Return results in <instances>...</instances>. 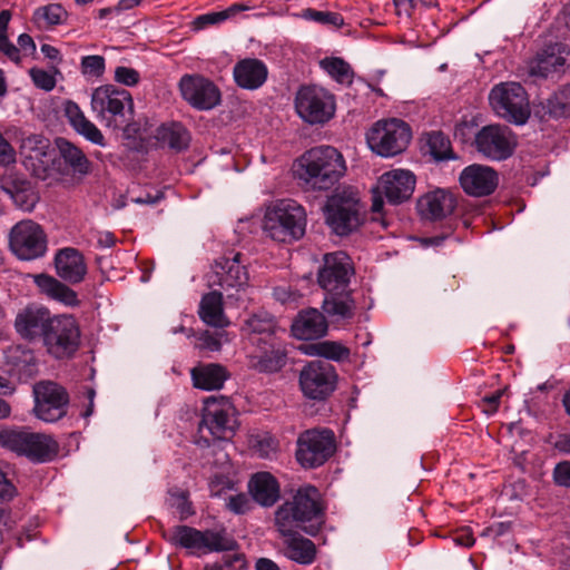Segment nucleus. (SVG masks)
Returning a JSON list of instances; mask_svg holds the SVG:
<instances>
[{
	"instance_id": "1",
	"label": "nucleus",
	"mask_w": 570,
	"mask_h": 570,
	"mask_svg": "<svg viewBox=\"0 0 570 570\" xmlns=\"http://www.w3.org/2000/svg\"><path fill=\"white\" fill-rule=\"evenodd\" d=\"M325 523V508L318 489L301 487L291 500L281 504L275 512V527L288 532L299 529L315 537Z\"/></svg>"
},
{
	"instance_id": "2",
	"label": "nucleus",
	"mask_w": 570,
	"mask_h": 570,
	"mask_svg": "<svg viewBox=\"0 0 570 570\" xmlns=\"http://www.w3.org/2000/svg\"><path fill=\"white\" fill-rule=\"evenodd\" d=\"M345 173V159L332 146L311 148L295 163L296 177L314 190L331 189Z\"/></svg>"
},
{
	"instance_id": "3",
	"label": "nucleus",
	"mask_w": 570,
	"mask_h": 570,
	"mask_svg": "<svg viewBox=\"0 0 570 570\" xmlns=\"http://www.w3.org/2000/svg\"><path fill=\"white\" fill-rule=\"evenodd\" d=\"M263 229L275 242H296L305 234L306 212L297 202L282 199L266 210Z\"/></svg>"
},
{
	"instance_id": "4",
	"label": "nucleus",
	"mask_w": 570,
	"mask_h": 570,
	"mask_svg": "<svg viewBox=\"0 0 570 570\" xmlns=\"http://www.w3.org/2000/svg\"><path fill=\"white\" fill-rule=\"evenodd\" d=\"M0 445L37 463L50 462L59 452V444L51 435L27 429L0 431Z\"/></svg>"
},
{
	"instance_id": "5",
	"label": "nucleus",
	"mask_w": 570,
	"mask_h": 570,
	"mask_svg": "<svg viewBox=\"0 0 570 570\" xmlns=\"http://www.w3.org/2000/svg\"><path fill=\"white\" fill-rule=\"evenodd\" d=\"M236 410L226 397H209L205 402L202 420L198 424V444L209 445V436L214 440L228 441L236 432Z\"/></svg>"
},
{
	"instance_id": "6",
	"label": "nucleus",
	"mask_w": 570,
	"mask_h": 570,
	"mask_svg": "<svg viewBox=\"0 0 570 570\" xmlns=\"http://www.w3.org/2000/svg\"><path fill=\"white\" fill-rule=\"evenodd\" d=\"M167 540L170 544L189 550L191 553L234 551L238 544L225 530L200 531L188 525H175L169 530Z\"/></svg>"
},
{
	"instance_id": "7",
	"label": "nucleus",
	"mask_w": 570,
	"mask_h": 570,
	"mask_svg": "<svg viewBox=\"0 0 570 570\" xmlns=\"http://www.w3.org/2000/svg\"><path fill=\"white\" fill-rule=\"evenodd\" d=\"M249 274L240 252L230 250L218 257L207 276L208 286L219 287L227 298L240 299V293L248 287Z\"/></svg>"
},
{
	"instance_id": "8",
	"label": "nucleus",
	"mask_w": 570,
	"mask_h": 570,
	"mask_svg": "<svg viewBox=\"0 0 570 570\" xmlns=\"http://www.w3.org/2000/svg\"><path fill=\"white\" fill-rule=\"evenodd\" d=\"M91 109L96 117L114 129L122 128L132 114V97L126 89L112 85L96 88L91 94Z\"/></svg>"
},
{
	"instance_id": "9",
	"label": "nucleus",
	"mask_w": 570,
	"mask_h": 570,
	"mask_svg": "<svg viewBox=\"0 0 570 570\" xmlns=\"http://www.w3.org/2000/svg\"><path fill=\"white\" fill-rule=\"evenodd\" d=\"M411 139L410 125L399 118L377 120L366 134L370 149L384 158L402 154L410 145Z\"/></svg>"
},
{
	"instance_id": "10",
	"label": "nucleus",
	"mask_w": 570,
	"mask_h": 570,
	"mask_svg": "<svg viewBox=\"0 0 570 570\" xmlns=\"http://www.w3.org/2000/svg\"><path fill=\"white\" fill-rule=\"evenodd\" d=\"M327 226L337 236H347L363 223L362 205L357 195L351 190L336 191L324 206Z\"/></svg>"
},
{
	"instance_id": "11",
	"label": "nucleus",
	"mask_w": 570,
	"mask_h": 570,
	"mask_svg": "<svg viewBox=\"0 0 570 570\" xmlns=\"http://www.w3.org/2000/svg\"><path fill=\"white\" fill-rule=\"evenodd\" d=\"M495 114L507 121L523 125L530 117L528 95L519 82H501L489 95Z\"/></svg>"
},
{
	"instance_id": "12",
	"label": "nucleus",
	"mask_w": 570,
	"mask_h": 570,
	"mask_svg": "<svg viewBox=\"0 0 570 570\" xmlns=\"http://www.w3.org/2000/svg\"><path fill=\"white\" fill-rule=\"evenodd\" d=\"M9 249L20 261L41 258L48 250V237L42 226L31 219L14 224L8 235Z\"/></svg>"
},
{
	"instance_id": "13",
	"label": "nucleus",
	"mask_w": 570,
	"mask_h": 570,
	"mask_svg": "<svg viewBox=\"0 0 570 570\" xmlns=\"http://www.w3.org/2000/svg\"><path fill=\"white\" fill-rule=\"evenodd\" d=\"M298 116L307 124H325L334 117L335 97L322 87L303 86L295 97Z\"/></svg>"
},
{
	"instance_id": "14",
	"label": "nucleus",
	"mask_w": 570,
	"mask_h": 570,
	"mask_svg": "<svg viewBox=\"0 0 570 570\" xmlns=\"http://www.w3.org/2000/svg\"><path fill=\"white\" fill-rule=\"evenodd\" d=\"M336 451V440L328 429H313L297 439L296 459L305 469L323 465Z\"/></svg>"
},
{
	"instance_id": "15",
	"label": "nucleus",
	"mask_w": 570,
	"mask_h": 570,
	"mask_svg": "<svg viewBox=\"0 0 570 570\" xmlns=\"http://www.w3.org/2000/svg\"><path fill=\"white\" fill-rule=\"evenodd\" d=\"M415 176L406 169H393L384 173L375 188H373L372 210L380 213L384 200L391 205H399L411 198L415 188Z\"/></svg>"
},
{
	"instance_id": "16",
	"label": "nucleus",
	"mask_w": 570,
	"mask_h": 570,
	"mask_svg": "<svg viewBox=\"0 0 570 570\" xmlns=\"http://www.w3.org/2000/svg\"><path fill=\"white\" fill-rule=\"evenodd\" d=\"M43 344L56 358L71 356L80 343V330L71 315L55 316L43 334Z\"/></svg>"
},
{
	"instance_id": "17",
	"label": "nucleus",
	"mask_w": 570,
	"mask_h": 570,
	"mask_svg": "<svg viewBox=\"0 0 570 570\" xmlns=\"http://www.w3.org/2000/svg\"><path fill=\"white\" fill-rule=\"evenodd\" d=\"M473 145L484 158L501 161L513 155L518 140L508 126L492 124L483 126L475 134Z\"/></svg>"
},
{
	"instance_id": "18",
	"label": "nucleus",
	"mask_w": 570,
	"mask_h": 570,
	"mask_svg": "<svg viewBox=\"0 0 570 570\" xmlns=\"http://www.w3.org/2000/svg\"><path fill=\"white\" fill-rule=\"evenodd\" d=\"M337 377L331 363L323 360L309 361L299 372V387L305 397L323 401L335 391Z\"/></svg>"
},
{
	"instance_id": "19",
	"label": "nucleus",
	"mask_w": 570,
	"mask_h": 570,
	"mask_svg": "<svg viewBox=\"0 0 570 570\" xmlns=\"http://www.w3.org/2000/svg\"><path fill=\"white\" fill-rule=\"evenodd\" d=\"M36 404L33 412L41 421L52 423L67 414L69 394L55 382H39L33 387Z\"/></svg>"
},
{
	"instance_id": "20",
	"label": "nucleus",
	"mask_w": 570,
	"mask_h": 570,
	"mask_svg": "<svg viewBox=\"0 0 570 570\" xmlns=\"http://www.w3.org/2000/svg\"><path fill=\"white\" fill-rule=\"evenodd\" d=\"M354 267L351 257L342 252L328 253L324 256L317 273V283L326 293H342L350 289Z\"/></svg>"
},
{
	"instance_id": "21",
	"label": "nucleus",
	"mask_w": 570,
	"mask_h": 570,
	"mask_svg": "<svg viewBox=\"0 0 570 570\" xmlns=\"http://www.w3.org/2000/svg\"><path fill=\"white\" fill-rule=\"evenodd\" d=\"M178 86L184 100L198 110H210L220 102L218 87L200 75H184Z\"/></svg>"
},
{
	"instance_id": "22",
	"label": "nucleus",
	"mask_w": 570,
	"mask_h": 570,
	"mask_svg": "<svg viewBox=\"0 0 570 570\" xmlns=\"http://www.w3.org/2000/svg\"><path fill=\"white\" fill-rule=\"evenodd\" d=\"M498 171L487 165L472 164L463 168L459 176L462 190L471 197L492 195L499 186Z\"/></svg>"
},
{
	"instance_id": "23",
	"label": "nucleus",
	"mask_w": 570,
	"mask_h": 570,
	"mask_svg": "<svg viewBox=\"0 0 570 570\" xmlns=\"http://www.w3.org/2000/svg\"><path fill=\"white\" fill-rule=\"evenodd\" d=\"M21 155L24 166L30 169L37 178L46 179L50 163L51 154L48 142L40 136H29L22 140Z\"/></svg>"
},
{
	"instance_id": "24",
	"label": "nucleus",
	"mask_w": 570,
	"mask_h": 570,
	"mask_svg": "<svg viewBox=\"0 0 570 570\" xmlns=\"http://www.w3.org/2000/svg\"><path fill=\"white\" fill-rule=\"evenodd\" d=\"M277 531L283 538L284 556L302 566L312 564L317 557L315 543L297 532V529H291L288 532L282 528Z\"/></svg>"
},
{
	"instance_id": "25",
	"label": "nucleus",
	"mask_w": 570,
	"mask_h": 570,
	"mask_svg": "<svg viewBox=\"0 0 570 570\" xmlns=\"http://www.w3.org/2000/svg\"><path fill=\"white\" fill-rule=\"evenodd\" d=\"M51 318L47 308L29 305L17 314L14 328L22 338L33 340L43 336Z\"/></svg>"
},
{
	"instance_id": "26",
	"label": "nucleus",
	"mask_w": 570,
	"mask_h": 570,
	"mask_svg": "<svg viewBox=\"0 0 570 570\" xmlns=\"http://www.w3.org/2000/svg\"><path fill=\"white\" fill-rule=\"evenodd\" d=\"M456 206L455 196L445 189H436L422 196L417 203L420 215L430 220H441L451 215Z\"/></svg>"
},
{
	"instance_id": "27",
	"label": "nucleus",
	"mask_w": 570,
	"mask_h": 570,
	"mask_svg": "<svg viewBox=\"0 0 570 570\" xmlns=\"http://www.w3.org/2000/svg\"><path fill=\"white\" fill-rule=\"evenodd\" d=\"M327 330L328 324L324 314L316 308L301 311L291 326L292 335L303 341L323 337L327 333Z\"/></svg>"
},
{
	"instance_id": "28",
	"label": "nucleus",
	"mask_w": 570,
	"mask_h": 570,
	"mask_svg": "<svg viewBox=\"0 0 570 570\" xmlns=\"http://www.w3.org/2000/svg\"><path fill=\"white\" fill-rule=\"evenodd\" d=\"M268 68L257 58H244L237 61L233 68L235 83L246 90H256L267 80Z\"/></svg>"
},
{
	"instance_id": "29",
	"label": "nucleus",
	"mask_w": 570,
	"mask_h": 570,
	"mask_svg": "<svg viewBox=\"0 0 570 570\" xmlns=\"http://www.w3.org/2000/svg\"><path fill=\"white\" fill-rule=\"evenodd\" d=\"M57 275L70 284L81 283L87 275L83 255L73 247H65L55 256Z\"/></svg>"
},
{
	"instance_id": "30",
	"label": "nucleus",
	"mask_w": 570,
	"mask_h": 570,
	"mask_svg": "<svg viewBox=\"0 0 570 570\" xmlns=\"http://www.w3.org/2000/svg\"><path fill=\"white\" fill-rule=\"evenodd\" d=\"M564 66L566 58L562 55L561 46L553 45L539 52L529 62L528 73L530 77L546 79L554 73L563 72Z\"/></svg>"
},
{
	"instance_id": "31",
	"label": "nucleus",
	"mask_w": 570,
	"mask_h": 570,
	"mask_svg": "<svg viewBox=\"0 0 570 570\" xmlns=\"http://www.w3.org/2000/svg\"><path fill=\"white\" fill-rule=\"evenodd\" d=\"M63 112L70 126L87 140L98 146H105V137L100 129L91 122L80 109V107L68 100L65 104Z\"/></svg>"
},
{
	"instance_id": "32",
	"label": "nucleus",
	"mask_w": 570,
	"mask_h": 570,
	"mask_svg": "<svg viewBox=\"0 0 570 570\" xmlns=\"http://www.w3.org/2000/svg\"><path fill=\"white\" fill-rule=\"evenodd\" d=\"M190 376L195 387L213 391L223 387L228 379L226 367L217 363L199 364L191 368Z\"/></svg>"
},
{
	"instance_id": "33",
	"label": "nucleus",
	"mask_w": 570,
	"mask_h": 570,
	"mask_svg": "<svg viewBox=\"0 0 570 570\" xmlns=\"http://www.w3.org/2000/svg\"><path fill=\"white\" fill-rule=\"evenodd\" d=\"M198 315L200 320L209 326L217 328L226 327L229 321L224 313L223 292L214 289L203 295Z\"/></svg>"
},
{
	"instance_id": "34",
	"label": "nucleus",
	"mask_w": 570,
	"mask_h": 570,
	"mask_svg": "<svg viewBox=\"0 0 570 570\" xmlns=\"http://www.w3.org/2000/svg\"><path fill=\"white\" fill-rule=\"evenodd\" d=\"M248 488L253 499L263 507L274 505L279 498V484L268 472L253 475Z\"/></svg>"
},
{
	"instance_id": "35",
	"label": "nucleus",
	"mask_w": 570,
	"mask_h": 570,
	"mask_svg": "<svg viewBox=\"0 0 570 570\" xmlns=\"http://www.w3.org/2000/svg\"><path fill=\"white\" fill-rule=\"evenodd\" d=\"M35 284L41 293L52 299L61 302L68 306H77L79 304L77 293L53 276L38 274L35 276Z\"/></svg>"
},
{
	"instance_id": "36",
	"label": "nucleus",
	"mask_w": 570,
	"mask_h": 570,
	"mask_svg": "<svg viewBox=\"0 0 570 570\" xmlns=\"http://www.w3.org/2000/svg\"><path fill=\"white\" fill-rule=\"evenodd\" d=\"M322 308L325 314L335 320H351L355 314V302L350 289L342 293H326Z\"/></svg>"
},
{
	"instance_id": "37",
	"label": "nucleus",
	"mask_w": 570,
	"mask_h": 570,
	"mask_svg": "<svg viewBox=\"0 0 570 570\" xmlns=\"http://www.w3.org/2000/svg\"><path fill=\"white\" fill-rule=\"evenodd\" d=\"M287 362V354L281 346L269 345L268 348L250 355L249 365L261 373H275L281 371Z\"/></svg>"
},
{
	"instance_id": "38",
	"label": "nucleus",
	"mask_w": 570,
	"mask_h": 570,
	"mask_svg": "<svg viewBox=\"0 0 570 570\" xmlns=\"http://www.w3.org/2000/svg\"><path fill=\"white\" fill-rule=\"evenodd\" d=\"M56 145L65 166L75 175L85 176L90 171V161L77 146L65 138H58Z\"/></svg>"
},
{
	"instance_id": "39",
	"label": "nucleus",
	"mask_w": 570,
	"mask_h": 570,
	"mask_svg": "<svg viewBox=\"0 0 570 570\" xmlns=\"http://www.w3.org/2000/svg\"><path fill=\"white\" fill-rule=\"evenodd\" d=\"M156 138L175 150L186 149L189 142L187 130L178 122L161 125L157 129Z\"/></svg>"
},
{
	"instance_id": "40",
	"label": "nucleus",
	"mask_w": 570,
	"mask_h": 570,
	"mask_svg": "<svg viewBox=\"0 0 570 570\" xmlns=\"http://www.w3.org/2000/svg\"><path fill=\"white\" fill-rule=\"evenodd\" d=\"M309 355H316L331 361H345L350 357V348L340 342L323 341L308 346L306 351Z\"/></svg>"
},
{
	"instance_id": "41",
	"label": "nucleus",
	"mask_w": 570,
	"mask_h": 570,
	"mask_svg": "<svg viewBox=\"0 0 570 570\" xmlns=\"http://www.w3.org/2000/svg\"><path fill=\"white\" fill-rule=\"evenodd\" d=\"M11 17L10 10L6 9L0 11V52L16 65H20L22 57L19 53V49L8 37V27Z\"/></svg>"
},
{
	"instance_id": "42",
	"label": "nucleus",
	"mask_w": 570,
	"mask_h": 570,
	"mask_svg": "<svg viewBox=\"0 0 570 570\" xmlns=\"http://www.w3.org/2000/svg\"><path fill=\"white\" fill-rule=\"evenodd\" d=\"M320 66L335 81L340 83H352L354 72L350 63L338 57L324 58L320 61Z\"/></svg>"
},
{
	"instance_id": "43",
	"label": "nucleus",
	"mask_w": 570,
	"mask_h": 570,
	"mask_svg": "<svg viewBox=\"0 0 570 570\" xmlns=\"http://www.w3.org/2000/svg\"><path fill=\"white\" fill-rule=\"evenodd\" d=\"M275 317L266 311L252 314L244 323L243 328L248 333L273 335L276 331Z\"/></svg>"
},
{
	"instance_id": "44",
	"label": "nucleus",
	"mask_w": 570,
	"mask_h": 570,
	"mask_svg": "<svg viewBox=\"0 0 570 570\" xmlns=\"http://www.w3.org/2000/svg\"><path fill=\"white\" fill-rule=\"evenodd\" d=\"M429 151L435 160L455 159L456 156L452 149L451 141L442 131H432L426 140Z\"/></svg>"
},
{
	"instance_id": "45",
	"label": "nucleus",
	"mask_w": 570,
	"mask_h": 570,
	"mask_svg": "<svg viewBox=\"0 0 570 570\" xmlns=\"http://www.w3.org/2000/svg\"><path fill=\"white\" fill-rule=\"evenodd\" d=\"M297 18L314 21L324 26L341 28L344 24V18L338 12L320 11L313 8L303 9L299 13L294 14Z\"/></svg>"
},
{
	"instance_id": "46",
	"label": "nucleus",
	"mask_w": 570,
	"mask_h": 570,
	"mask_svg": "<svg viewBox=\"0 0 570 570\" xmlns=\"http://www.w3.org/2000/svg\"><path fill=\"white\" fill-rule=\"evenodd\" d=\"M547 109L556 118L570 115V85L563 86L548 99Z\"/></svg>"
},
{
	"instance_id": "47",
	"label": "nucleus",
	"mask_w": 570,
	"mask_h": 570,
	"mask_svg": "<svg viewBox=\"0 0 570 570\" xmlns=\"http://www.w3.org/2000/svg\"><path fill=\"white\" fill-rule=\"evenodd\" d=\"M1 188L9 196L18 191H23L27 187L31 186V181L22 174L13 169H7L0 177Z\"/></svg>"
},
{
	"instance_id": "48",
	"label": "nucleus",
	"mask_w": 570,
	"mask_h": 570,
	"mask_svg": "<svg viewBox=\"0 0 570 570\" xmlns=\"http://www.w3.org/2000/svg\"><path fill=\"white\" fill-rule=\"evenodd\" d=\"M65 16V9L58 3L40 7L35 11L33 14L36 21H45L47 26L60 24Z\"/></svg>"
},
{
	"instance_id": "49",
	"label": "nucleus",
	"mask_w": 570,
	"mask_h": 570,
	"mask_svg": "<svg viewBox=\"0 0 570 570\" xmlns=\"http://www.w3.org/2000/svg\"><path fill=\"white\" fill-rule=\"evenodd\" d=\"M253 448L261 458L268 459L276 453L278 442L274 436L265 433L255 438Z\"/></svg>"
},
{
	"instance_id": "50",
	"label": "nucleus",
	"mask_w": 570,
	"mask_h": 570,
	"mask_svg": "<svg viewBox=\"0 0 570 570\" xmlns=\"http://www.w3.org/2000/svg\"><path fill=\"white\" fill-rule=\"evenodd\" d=\"M223 336V333L204 331L196 338V347L200 351L217 352L222 348Z\"/></svg>"
},
{
	"instance_id": "51",
	"label": "nucleus",
	"mask_w": 570,
	"mask_h": 570,
	"mask_svg": "<svg viewBox=\"0 0 570 570\" xmlns=\"http://www.w3.org/2000/svg\"><path fill=\"white\" fill-rule=\"evenodd\" d=\"M10 197L14 202L16 206L24 212H31L39 200L32 185L23 189V191H18Z\"/></svg>"
},
{
	"instance_id": "52",
	"label": "nucleus",
	"mask_w": 570,
	"mask_h": 570,
	"mask_svg": "<svg viewBox=\"0 0 570 570\" xmlns=\"http://www.w3.org/2000/svg\"><path fill=\"white\" fill-rule=\"evenodd\" d=\"M105 58L102 56L92 55L81 59V70L83 75L101 77L105 72Z\"/></svg>"
},
{
	"instance_id": "53",
	"label": "nucleus",
	"mask_w": 570,
	"mask_h": 570,
	"mask_svg": "<svg viewBox=\"0 0 570 570\" xmlns=\"http://www.w3.org/2000/svg\"><path fill=\"white\" fill-rule=\"evenodd\" d=\"M29 75L37 88L51 91L56 86L55 77L43 69L33 67L29 70Z\"/></svg>"
},
{
	"instance_id": "54",
	"label": "nucleus",
	"mask_w": 570,
	"mask_h": 570,
	"mask_svg": "<svg viewBox=\"0 0 570 570\" xmlns=\"http://www.w3.org/2000/svg\"><path fill=\"white\" fill-rule=\"evenodd\" d=\"M115 80L121 85L132 87L140 81V75L134 68L119 66L115 69Z\"/></svg>"
},
{
	"instance_id": "55",
	"label": "nucleus",
	"mask_w": 570,
	"mask_h": 570,
	"mask_svg": "<svg viewBox=\"0 0 570 570\" xmlns=\"http://www.w3.org/2000/svg\"><path fill=\"white\" fill-rule=\"evenodd\" d=\"M227 19V14L223 13V11L218 12H208L205 14H200L195 18L193 21V27L195 30H202L207 28L208 26L218 24Z\"/></svg>"
},
{
	"instance_id": "56",
	"label": "nucleus",
	"mask_w": 570,
	"mask_h": 570,
	"mask_svg": "<svg viewBox=\"0 0 570 570\" xmlns=\"http://www.w3.org/2000/svg\"><path fill=\"white\" fill-rule=\"evenodd\" d=\"M17 160V154L12 145L0 132V166L9 167Z\"/></svg>"
},
{
	"instance_id": "57",
	"label": "nucleus",
	"mask_w": 570,
	"mask_h": 570,
	"mask_svg": "<svg viewBox=\"0 0 570 570\" xmlns=\"http://www.w3.org/2000/svg\"><path fill=\"white\" fill-rule=\"evenodd\" d=\"M505 391L507 389L498 390L494 393L482 397L481 407L487 415H493L498 411L500 400L505 393Z\"/></svg>"
},
{
	"instance_id": "58",
	"label": "nucleus",
	"mask_w": 570,
	"mask_h": 570,
	"mask_svg": "<svg viewBox=\"0 0 570 570\" xmlns=\"http://www.w3.org/2000/svg\"><path fill=\"white\" fill-rule=\"evenodd\" d=\"M556 484L570 488V461L559 462L553 469Z\"/></svg>"
},
{
	"instance_id": "59",
	"label": "nucleus",
	"mask_w": 570,
	"mask_h": 570,
	"mask_svg": "<svg viewBox=\"0 0 570 570\" xmlns=\"http://www.w3.org/2000/svg\"><path fill=\"white\" fill-rule=\"evenodd\" d=\"M250 505L252 502L249 498L244 493L230 497L227 503V508L237 514L247 512L250 509Z\"/></svg>"
},
{
	"instance_id": "60",
	"label": "nucleus",
	"mask_w": 570,
	"mask_h": 570,
	"mask_svg": "<svg viewBox=\"0 0 570 570\" xmlns=\"http://www.w3.org/2000/svg\"><path fill=\"white\" fill-rule=\"evenodd\" d=\"M273 296L276 301L286 304L296 302L299 295L296 291H293L291 286L282 285L274 287Z\"/></svg>"
},
{
	"instance_id": "61",
	"label": "nucleus",
	"mask_w": 570,
	"mask_h": 570,
	"mask_svg": "<svg viewBox=\"0 0 570 570\" xmlns=\"http://www.w3.org/2000/svg\"><path fill=\"white\" fill-rule=\"evenodd\" d=\"M224 563H213L207 564L205 567V570H223L224 567H232L234 564H238L239 567H243L245 564V559L243 554H234V556H227L223 558Z\"/></svg>"
},
{
	"instance_id": "62",
	"label": "nucleus",
	"mask_w": 570,
	"mask_h": 570,
	"mask_svg": "<svg viewBox=\"0 0 570 570\" xmlns=\"http://www.w3.org/2000/svg\"><path fill=\"white\" fill-rule=\"evenodd\" d=\"M452 541L456 546H461L464 548H471L474 544L475 539L470 529H463L460 532L454 534V537L452 538Z\"/></svg>"
},
{
	"instance_id": "63",
	"label": "nucleus",
	"mask_w": 570,
	"mask_h": 570,
	"mask_svg": "<svg viewBox=\"0 0 570 570\" xmlns=\"http://www.w3.org/2000/svg\"><path fill=\"white\" fill-rule=\"evenodd\" d=\"M14 493V485L7 479L6 474L0 469V497L3 499H11Z\"/></svg>"
},
{
	"instance_id": "64",
	"label": "nucleus",
	"mask_w": 570,
	"mask_h": 570,
	"mask_svg": "<svg viewBox=\"0 0 570 570\" xmlns=\"http://www.w3.org/2000/svg\"><path fill=\"white\" fill-rule=\"evenodd\" d=\"M255 570H281L279 566L269 558H258L255 561Z\"/></svg>"
}]
</instances>
